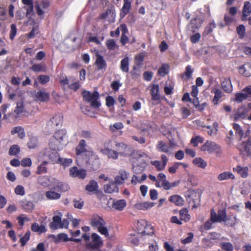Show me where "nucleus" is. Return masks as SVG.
I'll return each mask as SVG.
<instances>
[{
    "label": "nucleus",
    "mask_w": 251,
    "mask_h": 251,
    "mask_svg": "<svg viewBox=\"0 0 251 251\" xmlns=\"http://www.w3.org/2000/svg\"><path fill=\"white\" fill-rule=\"evenodd\" d=\"M202 138L199 136L192 138L191 140V143L193 145L194 147H197L199 143H202Z\"/></svg>",
    "instance_id": "61"
},
{
    "label": "nucleus",
    "mask_w": 251,
    "mask_h": 251,
    "mask_svg": "<svg viewBox=\"0 0 251 251\" xmlns=\"http://www.w3.org/2000/svg\"><path fill=\"white\" fill-rule=\"evenodd\" d=\"M197 18H195L191 21V25H192L193 32H195V29H198L201 24V22H200L199 24H197Z\"/></svg>",
    "instance_id": "62"
},
{
    "label": "nucleus",
    "mask_w": 251,
    "mask_h": 251,
    "mask_svg": "<svg viewBox=\"0 0 251 251\" xmlns=\"http://www.w3.org/2000/svg\"><path fill=\"white\" fill-rule=\"evenodd\" d=\"M22 207L26 211H30L33 209L34 205L33 202L26 200L22 201Z\"/></svg>",
    "instance_id": "45"
},
{
    "label": "nucleus",
    "mask_w": 251,
    "mask_h": 251,
    "mask_svg": "<svg viewBox=\"0 0 251 251\" xmlns=\"http://www.w3.org/2000/svg\"><path fill=\"white\" fill-rule=\"evenodd\" d=\"M25 111V106L24 105V102L22 100L17 103V105L15 109L14 110V113L16 115H19L22 112Z\"/></svg>",
    "instance_id": "41"
},
{
    "label": "nucleus",
    "mask_w": 251,
    "mask_h": 251,
    "mask_svg": "<svg viewBox=\"0 0 251 251\" xmlns=\"http://www.w3.org/2000/svg\"><path fill=\"white\" fill-rule=\"evenodd\" d=\"M220 245L222 249L227 251H231L233 249L232 244L229 242H223Z\"/></svg>",
    "instance_id": "60"
},
{
    "label": "nucleus",
    "mask_w": 251,
    "mask_h": 251,
    "mask_svg": "<svg viewBox=\"0 0 251 251\" xmlns=\"http://www.w3.org/2000/svg\"><path fill=\"white\" fill-rule=\"evenodd\" d=\"M49 98V94L44 90H40L37 92L35 94V99L36 100L43 102L48 100Z\"/></svg>",
    "instance_id": "15"
},
{
    "label": "nucleus",
    "mask_w": 251,
    "mask_h": 251,
    "mask_svg": "<svg viewBox=\"0 0 251 251\" xmlns=\"http://www.w3.org/2000/svg\"><path fill=\"white\" fill-rule=\"evenodd\" d=\"M92 241L87 245V249L99 248L102 244L100 236L97 233H93L91 235Z\"/></svg>",
    "instance_id": "12"
},
{
    "label": "nucleus",
    "mask_w": 251,
    "mask_h": 251,
    "mask_svg": "<svg viewBox=\"0 0 251 251\" xmlns=\"http://www.w3.org/2000/svg\"><path fill=\"white\" fill-rule=\"evenodd\" d=\"M127 178V173L125 170H121L119 172V175L115 177V182L117 184H122Z\"/></svg>",
    "instance_id": "19"
},
{
    "label": "nucleus",
    "mask_w": 251,
    "mask_h": 251,
    "mask_svg": "<svg viewBox=\"0 0 251 251\" xmlns=\"http://www.w3.org/2000/svg\"><path fill=\"white\" fill-rule=\"evenodd\" d=\"M210 217L211 220L213 222L221 223L224 222L227 226H234L236 223V216H234L233 217L234 221H232V222L229 223L227 221V219L225 210H220L218 211V214H217L213 209H211Z\"/></svg>",
    "instance_id": "4"
},
{
    "label": "nucleus",
    "mask_w": 251,
    "mask_h": 251,
    "mask_svg": "<svg viewBox=\"0 0 251 251\" xmlns=\"http://www.w3.org/2000/svg\"><path fill=\"white\" fill-rule=\"evenodd\" d=\"M120 69L123 72L127 73L128 72L129 59L128 57H126L121 60Z\"/></svg>",
    "instance_id": "32"
},
{
    "label": "nucleus",
    "mask_w": 251,
    "mask_h": 251,
    "mask_svg": "<svg viewBox=\"0 0 251 251\" xmlns=\"http://www.w3.org/2000/svg\"><path fill=\"white\" fill-rule=\"evenodd\" d=\"M111 144L112 142L111 141H106L104 144V148L100 149V151L103 154L106 155L109 158L116 160L120 154L116 150L109 148L111 147Z\"/></svg>",
    "instance_id": "6"
},
{
    "label": "nucleus",
    "mask_w": 251,
    "mask_h": 251,
    "mask_svg": "<svg viewBox=\"0 0 251 251\" xmlns=\"http://www.w3.org/2000/svg\"><path fill=\"white\" fill-rule=\"evenodd\" d=\"M214 93L215 96L213 100V102L214 104H217L219 100L222 97V92L219 89H216Z\"/></svg>",
    "instance_id": "52"
},
{
    "label": "nucleus",
    "mask_w": 251,
    "mask_h": 251,
    "mask_svg": "<svg viewBox=\"0 0 251 251\" xmlns=\"http://www.w3.org/2000/svg\"><path fill=\"white\" fill-rule=\"evenodd\" d=\"M137 228L141 234L149 235L153 233V227L148 225L147 222L145 220H141L138 222Z\"/></svg>",
    "instance_id": "7"
},
{
    "label": "nucleus",
    "mask_w": 251,
    "mask_h": 251,
    "mask_svg": "<svg viewBox=\"0 0 251 251\" xmlns=\"http://www.w3.org/2000/svg\"><path fill=\"white\" fill-rule=\"evenodd\" d=\"M30 69L35 72H45L47 70L46 66L45 64L42 63L34 64L32 66Z\"/></svg>",
    "instance_id": "34"
},
{
    "label": "nucleus",
    "mask_w": 251,
    "mask_h": 251,
    "mask_svg": "<svg viewBox=\"0 0 251 251\" xmlns=\"http://www.w3.org/2000/svg\"><path fill=\"white\" fill-rule=\"evenodd\" d=\"M169 66L167 64H163L158 70V73L161 76H165L168 73Z\"/></svg>",
    "instance_id": "54"
},
{
    "label": "nucleus",
    "mask_w": 251,
    "mask_h": 251,
    "mask_svg": "<svg viewBox=\"0 0 251 251\" xmlns=\"http://www.w3.org/2000/svg\"><path fill=\"white\" fill-rule=\"evenodd\" d=\"M240 150L242 151H245L251 159V140L243 142L240 147Z\"/></svg>",
    "instance_id": "18"
},
{
    "label": "nucleus",
    "mask_w": 251,
    "mask_h": 251,
    "mask_svg": "<svg viewBox=\"0 0 251 251\" xmlns=\"http://www.w3.org/2000/svg\"><path fill=\"white\" fill-rule=\"evenodd\" d=\"M70 175L73 177L83 179L86 176V171L84 169H79L76 167H73L70 169Z\"/></svg>",
    "instance_id": "11"
},
{
    "label": "nucleus",
    "mask_w": 251,
    "mask_h": 251,
    "mask_svg": "<svg viewBox=\"0 0 251 251\" xmlns=\"http://www.w3.org/2000/svg\"><path fill=\"white\" fill-rule=\"evenodd\" d=\"M20 151L18 145H14L10 147L9 150V154L10 155H16L19 153Z\"/></svg>",
    "instance_id": "48"
},
{
    "label": "nucleus",
    "mask_w": 251,
    "mask_h": 251,
    "mask_svg": "<svg viewBox=\"0 0 251 251\" xmlns=\"http://www.w3.org/2000/svg\"><path fill=\"white\" fill-rule=\"evenodd\" d=\"M236 31L240 39H243L245 36V27L243 25H240L236 28Z\"/></svg>",
    "instance_id": "49"
},
{
    "label": "nucleus",
    "mask_w": 251,
    "mask_h": 251,
    "mask_svg": "<svg viewBox=\"0 0 251 251\" xmlns=\"http://www.w3.org/2000/svg\"><path fill=\"white\" fill-rule=\"evenodd\" d=\"M193 72V70L191 68V66H187L185 68V71L184 73L182 75V79L184 80L190 79L192 76Z\"/></svg>",
    "instance_id": "38"
},
{
    "label": "nucleus",
    "mask_w": 251,
    "mask_h": 251,
    "mask_svg": "<svg viewBox=\"0 0 251 251\" xmlns=\"http://www.w3.org/2000/svg\"><path fill=\"white\" fill-rule=\"evenodd\" d=\"M229 178L232 179L235 178V176L233 174L229 172H225L221 173L218 176V179L220 181H223Z\"/></svg>",
    "instance_id": "29"
},
{
    "label": "nucleus",
    "mask_w": 251,
    "mask_h": 251,
    "mask_svg": "<svg viewBox=\"0 0 251 251\" xmlns=\"http://www.w3.org/2000/svg\"><path fill=\"white\" fill-rule=\"evenodd\" d=\"M114 17V13L113 11V7H111L109 9H107L105 12L101 13L100 15V19H109V20H110L111 18H113Z\"/></svg>",
    "instance_id": "30"
},
{
    "label": "nucleus",
    "mask_w": 251,
    "mask_h": 251,
    "mask_svg": "<svg viewBox=\"0 0 251 251\" xmlns=\"http://www.w3.org/2000/svg\"><path fill=\"white\" fill-rule=\"evenodd\" d=\"M120 31L122 32H127V29L126 28V26L125 24H122L120 25V27H118L115 31H111L110 35L112 37H114L115 36H119L120 33Z\"/></svg>",
    "instance_id": "35"
},
{
    "label": "nucleus",
    "mask_w": 251,
    "mask_h": 251,
    "mask_svg": "<svg viewBox=\"0 0 251 251\" xmlns=\"http://www.w3.org/2000/svg\"><path fill=\"white\" fill-rule=\"evenodd\" d=\"M37 183L44 187L51 188L57 191H66L69 189L67 184L47 176H39L37 179Z\"/></svg>",
    "instance_id": "1"
},
{
    "label": "nucleus",
    "mask_w": 251,
    "mask_h": 251,
    "mask_svg": "<svg viewBox=\"0 0 251 251\" xmlns=\"http://www.w3.org/2000/svg\"><path fill=\"white\" fill-rule=\"evenodd\" d=\"M11 134L12 135L17 134L19 138L21 139H24L25 136L24 129L21 126H17L13 127L11 129Z\"/></svg>",
    "instance_id": "22"
},
{
    "label": "nucleus",
    "mask_w": 251,
    "mask_h": 251,
    "mask_svg": "<svg viewBox=\"0 0 251 251\" xmlns=\"http://www.w3.org/2000/svg\"><path fill=\"white\" fill-rule=\"evenodd\" d=\"M180 219L185 222H187L190 219V215L188 214V211L186 208H183L179 211Z\"/></svg>",
    "instance_id": "43"
},
{
    "label": "nucleus",
    "mask_w": 251,
    "mask_h": 251,
    "mask_svg": "<svg viewBox=\"0 0 251 251\" xmlns=\"http://www.w3.org/2000/svg\"><path fill=\"white\" fill-rule=\"evenodd\" d=\"M83 96L85 100L91 102V105L92 107L98 108L100 106V102L98 100L99 94L97 91H94L93 93L84 91L83 92Z\"/></svg>",
    "instance_id": "5"
},
{
    "label": "nucleus",
    "mask_w": 251,
    "mask_h": 251,
    "mask_svg": "<svg viewBox=\"0 0 251 251\" xmlns=\"http://www.w3.org/2000/svg\"><path fill=\"white\" fill-rule=\"evenodd\" d=\"M76 153L77 155L80 154L86 151V143L84 140H81L79 143V144L76 147Z\"/></svg>",
    "instance_id": "31"
},
{
    "label": "nucleus",
    "mask_w": 251,
    "mask_h": 251,
    "mask_svg": "<svg viewBox=\"0 0 251 251\" xmlns=\"http://www.w3.org/2000/svg\"><path fill=\"white\" fill-rule=\"evenodd\" d=\"M235 170L242 177L244 178L247 177L248 175V168L247 167L238 166L235 168Z\"/></svg>",
    "instance_id": "37"
},
{
    "label": "nucleus",
    "mask_w": 251,
    "mask_h": 251,
    "mask_svg": "<svg viewBox=\"0 0 251 251\" xmlns=\"http://www.w3.org/2000/svg\"><path fill=\"white\" fill-rule=\"evenodd\" d=\"M97 58L95 64L97 67L98 70L105 69L106 66V63L103 57L99 54H97Z\"/></svg>",
    "instance_id": "26"
},
{
    "label": "nucleus",
    "mask_w": 251,
    "mask_h": 251,
    "mask_svg": "<svg viewBox=\"0 0 251 251\" xmlns=\"http://www.w3.org/2000/svg\"><path fill=\"white\" fill-rule=\"evenodd\" d=\"M240 70H244V75L246 76H249L251 75V64L247 63L244 66L240 67Z\"/></svg>",
    "instance_id": "50"
},
{
    "label": "nucleus",
    "mask_w": 251,
    "mask_h": 251,
    "mask_svg": "<svg viewBox=\"0 0 251 251\" xmlns=\"http://www.w3.org/2000/svg\"><path fill=\"white\" fill-rule=\"evenodd\" d=\"M124 3L122 9L123 13V16L128 13L131 6V3L129 0H124Z\"/></svg>",
    "instance_id": "46"
},
{
    "label": "nucleus",
    "mask_w": 251,
    "mask_h": 251,
    "mask_svg": "<svg viewBox=\"0 0 251 251\" xmlns=\"http://www.w3.org/2000/svg\"><path fill=\"white\" fill-rule=\"evenodd\" d=\"M35 7L36 9L37 14L40 16H43L44 14V12L43 10V8L44 7L43 3L39 4L38 3H36Z\"/></svg>",
    "instance_id": "57"
},
{
    "label": "nucleus",
    "mask_w": 251,
    "mask_h": 251,
    "mask_svg": "<svg viewBox=\"0 0 251 251\" xmlns=\"http://www.w3.org/2000/svg\"><path fill=\"white\" fill-rule=\"evenodd\" d=\"M169 200L170 201L178 206H182L184 203L183 199L180 196L177 195L171 196Z\"/></svg>",
    "instance_id": "28"
},
{
    "label": "nucleus",
    "mask_w": 251,
    "mask_h": 251,
    "mask_svg": "<svg viewBox=\"0 0 251 251\" xmlns=\"http://www.w3.org/2000/svg\"><path fill=\"white\" fill-rule=\"evenodd\" d=\"M106 46L108 49L114 50L117 48V45L113 39H109L106 42Z\"/></svg>",
    "instance_id": "55"
},
{
    "label": "nucleus",
    "mask_w": 251,
    "mask_h": 251,
    "mask_svg": "<svg viewBox=\"0 0 251 251\" xmlns=\"http://www.w3.org/2000/svg\"><path fill=\"white\" fill-rule=\"evenodd\" d=\"M17 33V28L15 24H12L11 25V29L10 32V38L11 40H13Z\"/></svg>",
    "instance_id": "64"
},
{
    "label": "nucleus",
    "mask_w": 251,
    "mask_h": 251,
    "mask_svg": "<svg viewBox=\"0 0 251 251\" xmlns=\"http://www.w3.org/2000/svg\"><path fill=\"white\" fill-rule=\"evenodd\" d=\"M116 150L120 155H123L125 153V150L127 149V146L123 143L114 142Z\"/></svg>",
    "instance_id": "33"
},
{
    "label": "nucleus",
    "mask_w": 251,
    "mask_h": 251,
    "mask_svg": "<svg viewBox=\"0 0 251 251\" xmlns=\"http://www.w3.org/2000/svg\"><path fill=\"white\" fill-rule=\"evenodd\" d=\"M159 88L158 84H152L151 89V99L150 100L152 105H156L161 101V97L159 94Z\"/></svg>",
    "instance_id": "9"
},
{
    "label": "nucleus",
    "mask_w": 251,
    "mask_h": 251,
    "mask_svg": "<svg viewBox=\"0 0 251 251\" xmlns=\"http://www.w3.org/2000/svg\"><path fill=\"white\" fill-rule=\"evenodd\" d=\"M50 121L53 126H57L62 124L63 121V116L60 113L56 114L53 116Z\"/></svg>",
    "instance_id": "27"
},
{
    "label": "nucleus",
    "mask_w": 251,
    "mask_h": 251,
    "mask_svg": "<svg viewBox=\"0 0 251 251\" xmlns=\"http://www.w3.org/2000/svg\"><path fill=\"white\" fill-rule=\"evenodd\" d=\"M55 190L52 188L51 190L48 191L45 193V196L49 200H57L61 197V194L55 192Z\"/></svg>",
    "instance_id": "20"
},
{
    "label": "nucleus",
    "mask_w": 251,
    "mask_h": 251,
    "mask_svg": "<svg viewBox=\"0 0 251 251\" xmlns=\"http://www.w3.org/2000/svg\"><path fill=\"white\" fill-rule=\"evenodd\" d=\"M91 225L94 228L97 229L98 231L106 237L111 238L108 233L107 228L105 227V223L103 219L98 215H94L91 219Z\"/></svg>",
    "instance_id": "3"
},
{
    "label": "nucleus",
    "mask_w": 251,
    "mask_h": 251,
    "mask_svg": "<svg viewBox=\"0 0 251 251\" xmlns=\"http://www.w3.org/2000/svg\"><path fill=\"white\" fill-rule=\"evenodd\" d=\"M154 205V202L144 201L136 203L135 207L137 209L145 210L152 207Z\"/></svg>",
    "instance_id": "24"
},
{
    "label": "nucleus",
    "mask_w": 251,
    "mask_h": 251,
    "mask_svg": "<svg viewBox=\"0 0 251 251\" xmlns=\"http://www.w3.org/2000/svg\"><path fill=\"white\" fill-rule=\"evenodd\" d=\"M38 139L35 137H31L27 143V147L30 149H35L38 145Z\"/></svg>",
    "instance_id": "42"
},
{
    "label": "nucleus",
    "mask_w": 251,
    "mask_h": 251,
    "mask_svg": "<svg viewBox=\"0 0 251 251\" xmlns=\"http://www.w3.org/2000/svg\"><path fill=\"white\" fill-rule=\"evenodd\" d=\"M56 149L52 150L48 149L45 151L44 155L47 156L50 162L53 164L61 161V159L59 157L57 152L55 151Z\"/></svg>",
    "instance_id": "10"
},
{
    "label": "nucleus",
    "mask_w": 251,
    "mask_h": 251,
    "mask_svg": "<svg viewBox=\"0 0 251 251\" xmlns=\"http://www.w3.org/2000/svg\"><path fill=\"white\" fill-rule=\"evenodd\" d=\"M98 185L97 182L91 180L86 186V190L90 192H92L97 190Z\"/></svg>",
    "instance_id": "40"
},
{
    "label": "nucleus",
    "mask_w": 251,
    "mask_h": 251,
    "mask_svg": "<svg viewBox=\"0 0 251 251\" xmlns=\"http://www.w3.org/2000/svg\"><path fill=\"white\" fill-rule=\"evenodd\" d=\"M247 113V110L244 107H241L234 111L232 116L234 121H238L240 119H244Z\"/></svg>",
    "instance_id": "13"
},
{
    "label": "nucleus",
    "mask_w": 251,
    "mask_h": 251,
    "mask_svg": "<svg viewBox=\"0 0 251 251\" xmlns=\"http://www.w3.org/2000/svg\"><path fill=\"white\" fill-rule=\"evenodd\" d=\"M115 182L111 181L109 183L107 184L104 186V191L105 193H117L119 192V188L117 186Z\"/></svg>",
    "instance_id": "16"
},
{
    "label": "nucleus",
    "mask_w": 251,
    "mask_h": 251,
    "mask_svg": "<svg viewBox=\"0 0 251 251\" xmlns=\"http://www.w3.org/2000/svg\"><path fill=\"white\" fill-rule=\"evenodd\" d=\"M233 128L236 131V134L241 138L244 134V132L241 127L237 124H233Z\"/></svg>",
    "instance_id": "53"
},
{
    "label": "nucleus",
    "mask_w": 251,
    "mask_h": 251,
    "mask_svg": "<svg viewBox=\"0 0 251 251\" xmlns=\"http://www.w3.org/2000/svg\"><path fill=\"white\" fill-rule=\"evenodd\" d=\"M32 231L39 233L45 232L46 231V227L44 226L41 225L40 226L37 223H34L32 225L31 227Z\"/></svg>",
    "instance_id": "36"
},
{
    "label": "nucleus",
    "mask_w": 251,
    "mask_h": 251,
    "mask_svg": "<svg viewBox=\"0 0 251 251\" xmlns=\"http://www.w3.org/2000/svg\"><path fill=\"white\" fill-rule=\"evenodd\" d=\"M66 136V132L63 130H59L56 132L50 139L49 145L52 149L59 150L62 149L65 144L64 139Z\"/></svg>",
    "instance_id": "2"
},
{
    "label": "nucleus",
    "mask_w": 251,
    "mask_h": 251,
    "mask_svg": "<svg viewBox=\"0 0 251 251\" xmlns=\"http://www.w3.org/2000/svg\"><path fill=\"white\" fill-rule=\"evenodd\" d=\"M247 98L248 94L244 93H238L236 95V100L238 102H241Z\"/></svg>",
    "instance_id": "63"
},
{
    "label": "nucleus",
    "mask_w": 251,
    "mask_h": 251,
    "mask_svg": "<svg viewBox=\"0 0 251 251\" xmlns=\"http://www.w3.org/2000/svg\"><path fill=\"white\" fill-rule=\"evenodd\" d=\"M222 86L224 91L230 93L232 90V86L229 78H225L222 81Z\"/></svg>",
    "instance_id": "25"
},
{
    "label": "nucleus",
    "mask_w": 251,
    "mask_h": 251,
    "mask_svg": "<svg viewBox=\"0 0 251 251\" xmlns=\"http://www.w3.org/2000/svg\"><path fill=\"white\" fill-rule=\"evenodd\" d=\"M193 163L197 166L201 168H204L207 166L206 162L200 157L195 158L193 160Z\"/></svg>",
    "instance_id": "39"
},
{
    "label": "nucleus",
    "mask_w": 251,
    "mask_h": 251,
    "mask_svg": "<svg viewBox=\"0 0 251 251\" xmlns=\"http://www.w3.org/2000/svg\"><path fill=\"white\" fill-rule=\"evenodd\" d=\"M124 127V126L123 124L121 122H118L114 124L113 125H111L109 126L110 129L112 131H115L117 130L121 129Z\"/></svg>",
    "instance_id": "56"
},
{
    "label": "nucleus",
    "mask_w": 251,
    "mask_h": 251,
    "mask_svg": "<svg viewBox=\"0 0 251 251\" xmlns=\"http://www.w3.org/2000/svg\"><path fill=\"white\" fill-rule=\"evenodd\" d=\"M151 164L154 166L157 170L158 171L163 170L166 166V165H165L163 163L157 160L151 161Z\"/></svg>",
    "instance_id": "47"
},
{
    "label": "nucleus",
    "mask_w": 251,
    "mask_h": 251,
    "mask_svg": "<svg viewBox=\"0 0 251 251\" xmlns=\"http://www.w3.org/2000/svg\"><path fill=\"white\" fill-rule=\"evenodd\" d=\"M156 150L159 151L166 153L168 154H171L170 151L169 147L162 141H159L156 145Z\"/></svg>",
    "instance_id": "23"
},
{
    "label": "nucleus",
    "mask_w": 251,
    "mask_h": 251,
    "mask_svg": "<svg viewBox=\"0 0 251 251\" xmlns=\"http://www.w3.org/2000/svg\"><path fill=\"white\" fill-rule=\"evenodd\" d=\"M49 163L47 161H43L42 164L38 167L37 174H41L42 173H46L47 172V168L46 165Z\"/></svg>",
    "instance_id": "44"
},
{
    "label": "nucleus",
    "mask_w": 251,
    "mask_h": 251,
    "mask_svg": "<svg viewBox=\"0 0 251 251\" xmlns=\"http://www.w3.org/2000/svg\"><path fill=\"white\" fill-rule=\"evenodd\" d=\"M201 151L207 152L208 153L213 152L216 154L221 153V148L216 143L211 141H206L203 145L201 147Z\"/></svg>",
    "instance_id": "8"
},
{
    "label": "nucleus",
    "mask_w": 251,
    "mask_h": 251,
    "mask_svg": "<svg viewBox=\"0 0 251 251\" xmlns=\"http://www.w3.org/2000/svg\"><path fill=\"white\" fill-rule=\"evenodd\" d=\"M37 79L41 84L44 85L50 81V77L49 75H41L38 76Z\"/></svg>",
    "instance_id": "51"
},
{
    "label": "nucleus",
    "mask_w": 251,
    "mask_h": 251,
    "mask_svg": "<svg viewBox=\"0 0 251 251\" xmlns=\"http://www.w3.org/2000/svg\"><path fill=\"white\" fill-rule=\"evenodd\" d=\"M30 235V231H27L25 234V235L20 239V242L22 246H24L26 244V243L28 241V240L29 239Z\"/></svg>",
    "instance_id": "59"
},
{
    "label": "nucleus",
    "mask_w": 251,
    "mask_h": 251,
    "mask_svg": "<svg viewBox=\"0 0 251 251\" xmlns=\"http://www.w3.org/2000/svg\"><path fill=\"white\" fill-rule=\"evenodd\" d=\"M126 205V202L124 200L113 201L112 207L118 211H122Z\"/></svg>",
    "instance_id": "21"
},
{
    "label": "nucleus",
    "mask_w": 251,
    "mask_h": 251,
    "mask_svg": "<svg viewBox=\"0 0 251 251\" xmlns=\"http://www.w3.org/2000/svg\"><path fill=\"white\" fill-rule=\"evenodd\" d=\"M61 223V215H56L53 217L52 222L49 225L50 228L52 229L60 228Z\"/></svg>",
    "instance_id": "17"
},
{
    "label": "nucleus",
    "mask_w": 251,
    "mask_h": 251,
    "mask_svg": "<svg viewBox=\"0 0 251 251\" xmlns=\"http://www.w3.org/2000/svg\"><path fill=\"white\" fill-rule=\"evenodd\" d=\"M251 14V3L248 1H245L242 10L241 19L243 21L247 20V17Z\"/></svg>",
    "instance_id": "14"
},
{
    "label": "nucleus",
    "mask_w": 251,
    "mask_h": 251,
    "mask_svg": "<svg viewBox=\"0 0 251 251\" xmlns=\"http://www.w3.org/2000/svg\"><path fill=\"white\" fill-rule=\"evenodd\" d=\"M17 220H18V224L21 226H23L25 222H28L29 221V219L24 214L20 215L17 217Z\"/></svg>",
    "instance_id": "58"
}]
</instances>
